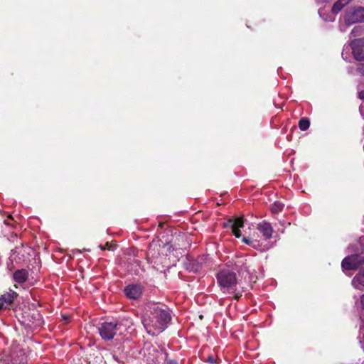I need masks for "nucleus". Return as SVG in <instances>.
<instances>
[{
	"instance_id": "1",
	"label": "nucleus",
	"mask_w": 364,
	"mask_h": 364,
	"mask_svg": "<svg viewBox=\"0 0 364 364\" xmlns=\"http://www.w3.org/2000/svg\"><path fill=\"white\" fill-rule=\"evenodd\" d=\"M149 309L150 314L144 316L142 322L146 332L156 336L167 328L171 317L168 309L161 306L153 304Z\"/></svg>"
},
{
	"instance_id": "2",
	"label": "nucleus",
	"mask_w": 364,
	"mask_h": 364,
	"mask_svg": "<svg viewBox=\"0 0 364 364\" xmlns=\"http://www.w3.org/2000/svg\"><path fill=\"white\" fill-rule=\"evenodd\" d=\"M348 249L352 253L343 259L342 268L345 270L356 269L364 264V238H360L354 246Z\"/></svg>"
},
{
	"instance_id": "3",
	"label": "nucleus",
	"mask_w": 364,
	"mask_h": 364,
	"mask_svg": "<svg viewBox=\"0 0 364 364\" xmlns=\"http://www.w3.org/2000/svg\"><path fill=\"white\" fill-rule=\"evenodd\" d=\"M129 323V321L125 319L104 322L98 326V332L103 340L110 341L117 332L121 334L122 329H125Z\"/></svg>"
},
{
	"instance_id": "4",
	"label": "nucleus",
	"mask_w": 364,
	"mask_h": 364,
	"mask_svg": "<svg viewBox=\"0 0 364 364\" xmlns=\"http://www.w3.org/2000/svg\"><path fill=\"white\" fill-rule=\"evenodd\" d=\"M217 278L224 292L233 293L236 290L237 279L234 272L224 269L218 274Z\"/></svg>"
},
{
	"instance_id": "5",
	"label": "nucleus",
	"mask_w": 364,
	"mask_h": 364,
	"mask_svg": "<svg viewBox=\"0 0 364 364\" xmlns=\"http://www.w3.org/2000/svg\"><path fill=\"white\" fill-rule=\"evenodd\" d=\"M343 19L347 26L357 22H364V7L358 6L348 11Z\"/></svg>"
},
{
	"instance_id": "6",
	"label": "nucleus",
	"mask_w": 364,
	"mask_h": 364,
	"mask_svg": "<svg viewBox=\"0 0 364 364\" xmlns=\"http://www.w3.org/2000/svg\"><path fill=\"white\" fill-rule=\"evenodd\" d=\"M349 46L352 49L353 55L357 60H364V38L352 40Z\"/></svg>"
},
{
	"instance_id": "7",
	"label": "nucleus",
	"mask_w": 364,
	"mask_h": 364,
	"mask_svg": "<svg viewBox=\"0 0 364 364\" xmlns=\"http://www.w3.org/2000/svg\"><path fill=\"white\" fill-rule=\"evenodd\" d=\"M142 291L143 287L139 284H130L124 289L126 296L132 299H139L142 294Z\"/></svg>"
},
{
	"instance_id": "8",
	"label": "nucleus",
	"mask_w": 364,
	"mask_h": 364,
	"mask_svg": "<svg viewBox=\"0 0 364 364\" xmlns=\"http://www.w3.org/2000/svg\"><path fill=\"white\" fill-rule=\"evenodd\" d=\"M16 296L17 294L12 291L1 295L0 296V311L9 308Z\"/></svg>"
},
{
	"instance_id": "9",
	"label": "nucleus",
	"mask_w": 364,
	"mask_h": 364,
	"mask_svg": "<svg viewBox=\"0 0 364 364\" xmlns=\"http://www.w3.org/2000/svg\"><path fill=\"white\" fill-rule=\"evenodd\" d=\"M257 230L261 234L267 239L272 238L273 233V228L271 224L266 221H262L257 225Z\"/></svg>"
},
{
	"instance_id": "10",
	"label": "nucleus",
	"mask_w": 364,
	"mask_h": 364,
	"mask_svg": "<svg viewBox=\"0 0 364 364\" xmlns=\"http://www.w3.org/2000/svg\"><path fill=\"white\" fill-rule=\"evenodd\" d=\"M352 286L358 290H364V267L360 269L358 273L351 281Z\"/></svg>"
},
{
	"instance_id": "11",
	"label": "nucleus",
	"mask_w": 364,
	"mask_h": 364,
	"mask_svg": "<svg viewBox=\"0 0 364 364\" xmlns=\"http://www.w3.org/2000/svg\"><path fill=\"white\" fill-rule=\"evenodd\" d=\"M229 223L231 224L232 230L236 237L241 236L240 228L243 227L244 221L242 218H237L234 220H230Z\"/></svg>"
},
{
	"instance_id": "12",
	"label": "nucleus",
	"mask_w": 364,
	"mask_h": 364,
	"mask_svg": "<svg viewBox=\"0 0 364 364\" xmlns=\"http://www.w3.org/2000/svg\"><path fill=\"white\" fill-rule=\"evenodd\" d=\"M28 278V272L26 269H19L14 272V279L16 282L23 283Z\"/></svg>"
},
{
	"instance_id": "13",
	"label": "nucleus",
	"mask_w": 364,
	"mask_h": 364,
	"mask_svg": "<svg viewBox=\"0 0 364 364\" xmlns=\"http://www.w3.org/2000/svg\"><path fill=\"white\" fill-rule=\"evenodd\" d=\"M148 360L155 362L158 360L160 355H162V350H158L154 346L149 348Z\"/></svg>"
},
{
	"instance_id": "14",
	"label": "nucleus",
	"mask_w": 364,
	"mask_h": 364,
	"mask_svg": "<svg viewBox=\"0 0 364 364\" xmlns=\"http://www.w3.org/2000/svg\"><path fill=\"white\" fill-rule=\"evenodd\" d=\"M364 31V26H355L350 34V37H356L360 36Z\"/></svg>"
},
{
	"instance_id": "15",
	"label": "nucleus",
	"mask_w": 364,
	"mask_h": 364,
	"mask_svg": "<svg viewBox=\"0 0 364 364\" xmlns=\"http://www.w3.org/2000/svg\"><path fill=\"white\" fill-rule=\"evenodd\" d=\"M310 125V122L306 118H302L299 122V127L302 131H306L309 129Z\"/></svg>"
},
{
	"instance_id": "16",
	"label": "nucleus",
	"mask_w": 364,
	"mask_h": 364,
	"mask_svg": "<svg viewBox=\"0 0 364 364\" xmlns=\"http://www.w3.org/2000/svg\"><path fill=\"white\" fill-rule=\"evenodd\" d=\"M283 208L284 204L279 202H275L271 206V211L273 213H278L282 210Z\"/></svg>"
},
{
	"instance_id": "17",
	"label": "nucleus",
	"mask_w": 364,
	"mask_h": 364,
	"mask_svg": "<svg viewBox=\"0 0 364 364\" xmlns=\"http://www.w3.org/2000/svg\"><path fill=\"white\" fill-rule=\"evenodd\" d=\"M343 7V4L340 1V0H338L332 7V12L333 14H338Z\"/></svg>"
},
{
	"instance_id": "18",
	"label": "nucleus",
	"mask_w": 364,
	"mask_h": 364,
	"mask_svg": "<svg viewBox=\"0 0 364 364\" xmlns=\"http://www.w3.org/2000/svg\"><path fill=\"white\" fill-rule=\"evenodd\" d=\"M357 72H358L360 75H364V63H360L358 65Z\"/></svg>"
},
{
	"instance_id": "19",
	"label": "nucleus",
	"mask_w": 364,
	"mask_h": 364,
	"mask_svg": "<svg viewBox=\"0 0 364 364\" xmlns=\"http://www.w3.org/2000/svg\"><path fill=\"white\" fill-rule=\"evenodd\" d=\"M207 362L210 364L216 363V358L213 355H209L207 358Z\"/></svg>"
},
{
	"instance_id": "20",
	"label": "nucleus",
	"mask_w": 364,
	"mask_h": 364,
	"mask_svg": "<svg viewBox=\"0 0 364 364\" xmlns=\"http://www.w3.org/2000/svg\"><path fill=\"white\" fill-rule=\"evenodd\" d=\"M242 242L247 245H252V241L250 239V238H247V237H243L242 238Z\"/></svg>"
},
{
	"instance_id": "21",
	"label": "nucleus",
	"mask_w": 364,
	"mask_h": 364,
	"mask_svg": "<svg viewBox=\"0 0 364 364\" xmlns=\"http://www.w3.org/2000/svg\"><path fill=\"white\" fill-rule=\"evenodd\" d=\"M100 247L101 250H105V249L111 250L112 248V246L111 245H109V242H107L105 246L100 245Z\"/></svg>"
},
{
	"instance_id": "22",
	"label": "nucleus",
	"mask_w": 364,
	"mask_h": 364,
	"mask_svg": "<svg viewBox=\"0 0 364 364\" xmlns=\"http://www.w3.org/2000/svg\"><path fill=\"white\" fill-rule=\"evenodd\" d=\"M360 304L362 307L364 309V294L360 296ZM362 322L364 324V318L362 319Z\"/></svg>"
},
{
	"instance_id": "23",
	"label": "nucleus",
	"mask_w": 364,
	"mask_h": 364,
	"mask_svg": "<svg viewBox=\"0 0 364 364\" xmlns=\"http://www.w3.org/2000/svg\"><path fill=\"white\" fill-rule=\"evenodd\" d=\"M358 97H359L360 100H364V90H363V91H360V92H359V93H358Z\"/></svg>"
},
{
	"instance_id": "24",
	"label": "nucleus",
	"mask_w": 364,
	"mask_h": 364,
	"mask_svg": "<svg viewBox=\"0 0 364 364\" xmlns=\"http://www.w3.org/2000/svg\"><path fill=\"white\" fill-rule=\"evenodd\" d=\"M351 1L352 0H340V1L343 4L344 6Z\"/></svg>"
},
{
	"instance_id": "25",
	"label": "nucleus",
	"mask_w": 364,
	"mask_h": 364,
	"mask_svg": "<svg viewBox=\"0 0 364 364\" xmlns=\"http://www.w3.org/2000/svg\"><path fill=\"white\" fill-rule=\"evenodd\" d=\"M166 364H178L177 361L174 360H169L167 361Z\"/></svg>"
},
{
	"instance_id": "26",
	"label": "nucleus",
	"mask_w": 364,
	"mask_h": 364,
	"mask_svg": "<svg viewBox=\"0 0 364 364\" xmlns=\"http://www.w3.org/2000/svg\"><path fill=\"white\" fill-rule=\"evenodd\" d=\"M359 110H360V113H362V106H360Z\"/></svg>"
},
{
	"instance_id": "27",
	"label": "nucleus",
	"mask_w": 364,
	"mask_h": 364,
	"mask_svg": "<svg viewBox=\"0 0 364 364\" xmlns=\"http://www.w3.org/2000/svg\"><path fill=\"white\" fill-rule=\"evenodd\" d=\"M235 297H236V299H238L239 296H238L237 294H236V295H235Z\"/></svg>"
}]
</instances>
